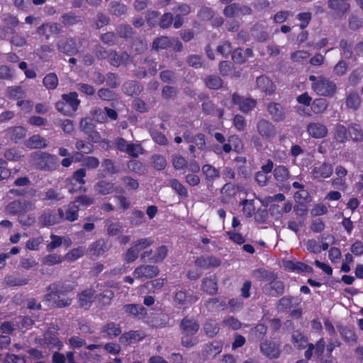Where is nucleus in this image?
Returning a JSON list of instances; mask_svg holds the SVG:
<instances>
[{"label":"nucleus","mask_w":363,"mask_h":363,"mask_svg":"<svg viewBox=\"0 0 363 363\" xmlns=\"http://www.w3.org/2000/svg\"><path fill=\"white\" fill-rule=\"evenodd\" d=\"M74 290V286L64 283H53L48 289V293L45 295V300L52 303L54 307L64 308L69 306L72 298L65 296V294Z\"/></svg>","instance_id":"1"},{"label":"nucleus","mask_w":363,"mask_h":363,"mask_svg":"<svg viewBox=\"0 0 363 363\" xmlns=\"http://www.w3.org/2000/svg\"><path fill=\"white\" fill-rule=\"evenodd\" d=\"M199 328V323L194 318L188 315L184 317L179 323L182 345L185 347H193L196 345L199 340L195 335Z\"/></svg>","instance_id":"2"},{"label":"nucleus","mask_w":363,"mask_h":363,"mask_svg":"<svg viewBox=\"0 0 363 363\" xmlns=\"http://www.w3.org/2000/svg\"><path fill=\"white\" fill-rule=\"evenodd\" d=\"M309 80L312 82V90L319 96L332 97L337 91L336 84L328 77L311 75Z\"/></svg>","instance_id":"3"},{"label":"nucleus","mask_w":363,"mask_h":363,"mask_svg":"<svg viewBox=\"0 0 363 363\" xmlns=\"http://www.w3.org/2000/svg\"><path fill=\"white\" fill-rule=\"evenodd\" d=\"M34 164L40 170L52 171L56 169L57 157L47 152H39L35 154Z\"/></svg>","instance_id":"4"},{"label":"nucleus","mask_w":363,"mask_h":363,"mask_svg":"<svg viewBox=\"0 0 363 363\" xmlns=\"http://www.w3.org/2000/svg\"><path fill=\"white\" fill-rule=\"evenodd\" d=\"M64 218V210L58 208L55 210L47 209L39 216L38 223L40 227H46L59 223Z\"/></svg>","instance_id":"5"},{"label":"nucleus","mask_w":363,"mask_h":363,"mask_svg":"<svg viewBox=\"0 0 363 363\" xmlns=\"http://www.w3.org/2000/svg\"><path fill=\"white\" fill-rule=\"evenodd\" d=\"M34 208V204L25 199L15 200L10 202L5 208V212L7 214L18 216L22 213H26Z\"/></svg>","instance_id":"6"},{"label":"nucleus","mask_w":363,"mask_h":363,"mask_svg":"<svg viewBox=\"0 0 363 363\" xmlns=\"http://www.w3.org/2000/svg\"><path fill=\"white\" fill-rule=\"evenodd\" d=\"M232 103L238 106V109L245 113L252 111L257 105V101L250 97H244L235 92L232 95Z\"/></svg>","instance_id":"7"},{"label":"nucleus","mask_w":363,"mask_h":363,"mask_svg":"<svg viewBox=\"0 0 363 363\" xmlns=\"http://www.w3.org/2000/svg\"><path fill=\"white\" fill-rule=\"evenodd\" d=\"M328 7L335 18H342L350 10V0H328Z\"/></svg>","instance_id":"8"},{"label":"nucleus","mask_w":363,"mask_h":363,"mask_svg":"<svg viewBox=\"0 0 363 363\" xmlns=\"http://www.w3.org/2000/svg\"><path fill=\"white\" fill-rule=\"evenodd\" d=\"M159 272L160 269L157 266L142 264L135 269L133 276L137 279L145 281L157 276Z\"/></svg>","instance_id":"9"},{"label":"nucleus","mask_w":363,"mask_h":363,"mask_svg":"<svg viewBox=\"0 0 363 363\" xmlns=\"http://www.w3.org/2000/svg\"><path fill=\"white\" fill-rule=\"evenodd\" d=\"M259 348L262 354L271 359L278 358L281 354L280 345L272 340H264L260 343Z\"/></svg>","instance_id":"10"},{"label":"nucleus","mask_w":363,"mask_h":363,"mask_svg":"<svg viewBox=\"0 0 363 363\" xmlns=\"http://www.w3.org/2000/svg\"><path fill=\"white\" fill-rule=\"evenodd\" d=\"M308 134L315 139H322L327 136L328 130L327 126L318 121H312L306 125Z\"/></svg>","instance_id":"11"},{"label":"nucleus","mask_w":363,"mask_h":363,"mask_svg":"<svg viewBox=\"0 0 363 363\" xmlns=\"http://www.w3.org/2000/svg\"><path fill=\"white\" fill-rule=\"evenodd\" d=\"M333 172L332 164L327 162L317 163L312 168L311 175L314 179H326L330 177Z\"/></svg>","instance_id":"12"},{"label":"nucleus","mask_w":363,"mask_h":363,"mask_svg":"<svg viewBox=\"0 0 363 363\" xmlns=\"http://www.w3.org/2000/svg\"><path fill=\"white\" fill-rule=\"evenodd\" d=\"M284 282L277 279L264 285L262 289L265 295L277 297L284 294Z\"/></svg>","instance_id":"13"},{"label":"nucleus","mask_w":363,"mask_h":363,"mask_svg":"<svg viewBox=\"0 0 363 363\" xmlns=\"http://www.w3.org/2000/svg\"><path fill=\"white\" fill-rule=\"evenodd\" d=\"M199 300V297L193 292L179 290L174 294V301L177 305L189 306Z\"/></svg>","instance_id":"14"},{"label":"nucleus","mask_w":363,"mask_h":363,"mask_svg":"<svg viewBox=\"0 0 363 363\" xmlns=\"http://www.w3.org/2000/svg\"><path fill=\"white\" fill-rule=\"evenodd\" d=\"M257 129L259 134L263 139L269 140L276 135L275 126L269 121L260 120L257 125Z\"/></svg>","instance_id":"15"},{"label":"nucleus","mask_w":363,"mask_h":363,"mask_svg":"<svg viewBox=\"0 0 363 363\" xmlns=\"http://www.w3.org/2000/svg\"><path fill=\"white\" fill-rule=\"evenodd\" d=\"M220 264L221 260L213 255H203L197 257L195 260L196 266L202 269L218 267Z\"/></svg>","instance_id":"16"},{"label":"nucleus","mask_w":363,"mask_h":363,"mask_svg":"<svg viewBox=\"0 0 363 363\" xmlns=\"http://www.w3.org/2000/svg\"><path fill=\"white\" fill-rule=\"evenodd\" d=\"M95 291L92 289H86L77 295L79 306L85 310L89 309L95 298Z\"/></svg>","instance_id":"17"},{"label":"nucleus","mask_w":363,"mask_h":363,"mask_svg":"<svg viewBox=\"0 0 363 363\" xmlns=\"http://www.w3.org/2000/svg\"><path fill=\"white\" fill-rule=\"evenodd\" d=\"M222 348V343L219 341L214 340L203 346L201 350V354L205 359H212L221 352Z\"/></svg>","instance_id":"18"},{"label":"nucleus","mask_w":363,"mask_h":363,"mask_svg":"<svg viewBox=\"0 0 363 363\" xmlns=\"http://www.w3.org/2000/svg\"><path fill=\"white\" fill-rule=\"evenodd\" d=\"M325 347V343L323 340V338H320L315 345H313L312 343H308V349L306 350L304 353L305 358L306 360H310L314 354L317 357H320L322 356Z\"/></svg>","instance_id":"19"},{"label":"nucleus","mask_w":363,"mask_h":363,"mask_svg":"<svg viewBox=\"0 0 363 363\" xmlns=\"http://www.w3.org/2000/svg\"><path fill=\"white\" fill-rule=\"evenodd\" d=\"M57 49L59 51L69 55H72L77 52V45L73 38H64L58 41Z\"/></svg>","instance_id":"20"},{"label":"nucleus","mask_w":363,"mask_h":363,"mask_svg":"<svg viewBox=\"0 0 363 363\" xmlns=\"http://www.w3.org/2000/svg\"><path fill=\"white\" fill-rule=\"evenodd\" d=\"M62 31V26L57 23H44L37 28V33L45 35L49 39L50 35L59 34Z\"/></svg>","instance_id":"21"},{"label":"nucleus","mask_w":363,"mask_h":363,"mask_svg":"<svg viewBox=\"0 0 363 363\" xmlns=\"http://www.w3.org/2000/svg\"><path fill=\"white\" fill-rule=\"evenodd\" d=\"M145 337V334L142 330H130L123 333L119 338L120 342L123 345H130L135 343Z\"/></svg>","instance_id":"22"},{"label":"nucleus","mask_w":363,"mask_h":363,"mask_svg":"<svg viewBox=\"0 0 363 363\" xmlns=\"http://www.w3.org/2000/svg\"><path fill=\"white\" fill-rule=\"evenodd\" d=\"M257 86L267 95L272 94L276 89V86L273 82L266 76H260L257 78Z\"/></svg>","instance_id":"23"},{"label":"nucleus","mask_w":363,"mask_h":363,"mask_svg":"<svg viewBox=\"0 0 363 363\" xmlns=\"http://www.w3.org/2000/svg\"><path fill=\"white\" fill-rule=\"evenodd\" d=\"M123 310L128 315L138 319L143 318L147 314L145 308L139 304H126Z\"/></svg>","instance_id":"24"},{"label":"nucleus","mask_w":363,"mask_h":363,"mask_svg":"<svg viewBox=\"0 0 363 363\" xmlns=\"http://www.w3.org/2000/svg\"><path fill=\"white\" fill-rule=\"evenodd\" d=\"M285 269L296 272H304L311 274L313 272V268L303 262L287 260L284 262Z\"/></svg>","instance_id":"25"},{"label":"nucleus","mask_w":363,"mask_h":363,"mask_svg":"<svg viewBox=\"0 0 363 363\" xmlns=\"http://www.w3.org/2000/svg\"><path fill=\"white\" fill-rule=\"evenodd\" d=\"M130 56L125 52L118 53L116 51H110L108 55V61L110 64L114 67H119L122 65H127L129 61Z\"/></svg>","instance_id":"26"},{"label":"nucleus","mask_w":363,"mask_h":363,"mask_svg":"<svg viewBox=\"0 0 363 363\" xmlns=\"http://www.w3.org/2000/svg\"><path fill=\"white\" fill-rule=\"evenodd\" d=\"M43 342L51 349L57 348V350H61L63 347V344L57 338L56 333L50 330H48L44 333Z\"/></svg>","instance_id":"27"},{"label":"nucleus","mask_w":363,"mask_h":363,"mask_svg":"<svg viewBox=\"0 0 363 363\" xmlns=\"http://www.w3.org/2000/svg\"><path fill=\"white\" fill-rule=\"evenodd\" d=\"M201 289L206 294L214 295L218 291L217 279L214 275L206 277L202 280Z\"/></svg>","instance_id":"28"},{"label":"nucleus","mask_w":363,"mask_h":363,"mask_svg":"<svg viewBox=\"0 0 363 363\" xmlns=\"http://www.w3.org/2000/svg\"><path fill=\"white\" fill-rule=\"evenodd\" d=\"M108 246L104 239H99L91 244L89 247L90 255L99 257L108 251Z\"/></svg>","instance_id":"29"},{"label":"nucleus","mask_w":363,"mask_h":363,"mask_svg":"<svg viewBox=\"0 0 363 363\" xmlns=\"http://www.w3.org/2000/svg\"><path fill=\"white\" fill-rule=\"evenodd\" d=\"M4 28L0 31V36L1 38H6V34L3 33L4 31L8 33L13 32L14 28L18 26V21L16 17L13 16H6L4 18Z\"/></svg>","instance_id":"30"},{"label":"nucleus","mask_w":363,"mask_h":363,"mask_svg":"<svg viewBox=\"0 0 363 363\" xmlns=\"http://www.w3.org/2000/svg\"><path fill=\"white\" fill-rule=\"evenodd\" d=\"M267 110L274 121H281L284 119V110L280 104L271 102L267 106Z\"/></svg>","instance_id":"31"},{"label":"nucleus","mask_w":363,"mask_h":363,"mask_svg":"<svg viewBox=\"0 0 363 363\" xmlns=\"http://www.w3.org/2000/svg\"><path fill=\"white\" fill-rule=\"evenodd\" d=\"M28 277L20 276L17 274H13L11 275L5 277V283L10 286H21L27 284L29 281Z\"/></svg>","instance_id":"32"},{"label":"nucleus","mask_w":363,"mask_h":363,"mask_svg":"<svg viewBox=\"0 0 363 363\" xmlns=\"http://www.w3.org/2000/svg\"><path fill=\"white\" fill-rule=\"evenodd\" d=\"M168 186H170L174 192L182 199H186L189 196V192L186 186L177 179H171L168 181Z\"/></svg>","instance_id":"33"},{"label":"nucleus","mask_w":363,"mask_h":363,"mask_svg":"<svg viewBox=\"0 0 363 363\" xmlns=\"http://www.w3.org/2000/svg\"><path fill=\"white\" fill-rule=\"evenodd\" d=\"M253 276L258 281L271 282L274 279H278L277 274L272 271L259 269L253 272Z\"/></svg>","instance_id":"34"},{"label":"nucleus","mask_w":363,"mask_h":363,"mask_svg":"<svg viewBox=\"0 0 363 363\" xmlns=\"http://www.w3.org/2000/svg\"><path fill=\"white\" fill-rule=\"evenodd\" d=\"M291 342L298 350H303L308 347V338L299 330H295L291 335Z\"/></svg>","instance_id":"35"},{"label":"nucleus","mask_w":363,"mask_h":363,"mask_svg":"<svg viewBox=\"0 0 363 363\" xmlns=\"http://www.w3.org/2000/svg\"><path fill=\"white\" fill-rule=\"evenodd\" d=\"M77 94L76 92H71L69 94H63L62 100L65 101L67 109L69 110L70 113L77 111L80 101L77 99Z\"/></svg>","instance_id":"36"},{"label":"nucleus","mask_w":363,"mask_h":363,"mask_svg":"<svg viewBox=\"0 0 363 363\" xmlns=\"http://www.w3.org/2000/svg\"><path fill=\"white\" fill-rule=\"evenodd\" d=\"M79 205H76V203L70 202L64 211L63 219L69 222L74 221L78 219L79 217Z\"/></svg>","instance_id":"37"},{"label":"nucleus","mask_w":363,"mask_h":363,"mask_svg":"<svg viewBox=\"0 0 363 363\" xmlns=\"http://www.w3.org/2000/svg\"><path fill=\"white\" fill-rule=\"evenodd\" d=\"M348 128L342 124H337L334 128L333 138L337 143H344L347 139Z\"/></svg>","instance_id":"38"},{"label":"nucleus","mask_w":363,"mask_h":363,"mask_svg":"<svg viewBox=\"0 0 363 363\" xmlns=\"http://www.w3.org/2000/svg\"><path fill=\"white\" fill-rule=\"evenodd\" d=\"M101 333H106L108 338L112 339L118 336L121 333V330L118 324L111 322L102 327Z\"/></svg>","instance_id":"39"},{"label":"nucleus","mask_w":363,"mask_h":363,"mask_svg":"<svg viewBox=\"0 0 363 363\" xmlns=\"http://www.w3.org/2000/svg\"><path fill=\"white\" fill-rule=\"evenodd\" d=\"M94 190L101 195H107L113 192L114 184L102 180L94 185Z\"/></svg>","instance_id":"40"},{"label":"nucleus","mask_w":363,"mask_h":363,"mask_svg":"<svg viewBox=\"0 0 363 363\" xmlns=\"http://www.w3.org/2000/svg\"><path fill=\"white\" fill-rule=\"evenodd\" d=\"M26 146L31 149H40L47 146L46 140L40 135H34L26 141Z\"/></svg>","instance_id":"41"},{"label":"nucleus","mask_w":363,"mask_h":363,"mask_svg":"<svg viewBox=\"0 0 363 363\" xmlns=\"http://www.w3.org/2000/svg\"><path fill=\"white\" fill-rule=\"evenodd\" d=\"M339 331L342 338L348 344L357 342V336L353 329L348 327H341L339 328Z\"/></svg>","instance_id":"42"},{"label":"nucleus","mask_w":363,"mask_h":363,"mask_svg":"<svg viewBox=\"0 0 363 363\" xmlns=\"http://www.w3.org/2000/svg\"><path fill=\"white\" fill-rule=\"evenodd\" d=\"M328 106V102L325 99L318 98L312 101L311 108L315 114H320L327 109Z\"/></svg>","instance_id":"43"},{"label":"nucleus","mask_w":363,"mask_h":363,"mask_svg":"<svg viewBox=\"0 0 363 363\" xmlns=\"http://www.w3.org/2000/svg\"><path fill=\"white\" fill-rule=\"evenodd\" d=\"M124 92L129 96L137 95L142 91V86L135 81H130L123 85Z\"/></svg>","instance_id":"44"},{"label":"nucleus","mask_w":363,"mask_h":363,"mask_svg":"<svg viewBox=\"0 0 363 363\" xmlns=\"http://www.w3.org/2000/svg\"><path fill=\"white\" fill-rule=\"evenodd\" d=\"M201 170L206 180L213 181L220 177L219 170L211 164H204Z\"/></svg>","instance_id":"45"},{"label":"nucleus","mask_w":363,"mask_h":363,"mask_svg":"<svg viewBox=\"0 0 363 363\" xmlns=\"http://www.w3.org/2000/svg\"><path fill=\"white\" fill-rule=\"evenodd\" d=\"M273 174L274 179L278 182H284L290 177L289 169L284 165L277 166L273 171Z\"/></svg>","instance_id":"46"},{"label":"nucleus","mask_w":363,"mask_h":363,"mask_svg":"<svg viewBox=\"0 0 363 363\" xmlns=\"http://www.w3.org/2000/svg\"><path fill=\"white\" fill-rule=\"evenodd\" d=\"M61 23L65 27H69L74 26L81 21L79 16H77L74 12L69 11L62 15L60 18Z\"/></svg>","instance_id":"47"},{"label":"nucleus","mask_w":363,"mask_h":363,"mask_svg":"<svg viewBox=\"0 0 363 363\" xmlns=\"http://www.w3.org/2000/svg\"><path fill=\"white\" fill-rule=\"evenodd\" d=\"M219 326L213 320H208L203 325V330L205 334L209 337H213L219 332Z\"/></svg>","instance_id":"48"},{"label":"nucleus","mask_w":363,"mask_h":363,"mask_svg":"<svg viewBox=\"0 0 363 363\" xmlns=\"http://www.w3.org/2000/svg\"><path fill=\"white\" fill-rule=\"evenodd\" d=\"M348 135L354 141L363 140V130L357 124H351L349 125Z\"/></svg>","instance_id":"49"},{"label":"nucleus","mask_w":363,"mask_h":363,"mask_svg":"<svg viewBox=\"0 0 363 363\" xmlns=\"http://www.w3.org/2000/svg\"><path fill=\"white\" fill-rule=\"evenodd\" d=\"M228 143H225L223 145V150L225 153H229L233 150V147L235 151L238 152L240 148V140L236 135H231L228 139Z\"/></svg>","instance_id":"50"},{"label":"nucleus","mask_w":363,"mask_h":363,"mask_svg":"<svg viewBox=\"0 0 363 363\" xmlns=\"http://www.w3.org/2000/svg\"><path fill=\"white\" fill-rule=\"evenodd\" d=\"M6 95L11 99H20L25 96V91L20 86H8Z\"/></svg>","instance_id":"51"},{"label":"nucleus","mask_w":363,"mask_h":363,"mask_svg":"<svg viewBox=\"0 0 363 363\" xmlns=\"http://www.w3.org/2000/svg\"><path fill=\"white\" fill-rule=\"evenodd\" d=\"M206 86L211 89H218L222 87L223 80L216 75H208L205 78Z\"/></svg>","instance_id":"52"},{"label":"nucleus","mask_w":363,"mask_h":363,"mask_svg":"<svg viewBox=\"0 0 363 363\" xmlns=\"http://www.w3.org/2000/svg\"><path fill=\"white\" fill-rule=\"evenodd\" d=\"M172 46V42L171 39L166 36H162L156 38L152 43V48L158 50L162 49H167Z\"/></svg>","instance_id":"53"},{"label":"nucleus","mask_w":363,"mask_h":363,"mask_svg":"<svg viewBox=\"0 0 363 363\" xmlns=\"http://www.w3.org/2000/svg\"><path fill=\"white\" fill-rule=\"evenodd\" d=\"M128 219L132 225H140L145 221V213L142 211L135 209L132 211Z\"/></svg>","instance_id":"54"},{"label":"nucleus","mask_w":363,"mask_h":363,"mask_svg":"<svg viewBox=\"0 0 363 363\" xmlns=\"http://www.w3.org/2000/svg\"><path fill=\"white\" fill-rule=\"evenodd\" d=\"M154 242L152 238H143L134 241L132 245L140 253V251L146 250L151 246Z\"/></svg>","instance_id":"55"},{"label":"nucleus","mask_w":363,"mask_h":363,"mask_svg":"<svg viewBox=\"0 0 363 363\" xmlns=\"http://www.w3.org/2000/svg\"><path fill=\"white\" fill-rule=\"evenodd\" d=\"M105 225L107 230V233L110 236H115L118 235L122 231V225L120 223H113L111 220H106Z\"/></svg>","instance_id":"56"},{"label":"nucleus","mask_w":363,"mask_h":363,"mask_svg":"<svg viewBox=\"0 0 363 363\" xmlns=\"http://www.w3.org/2000/svg\"><path fill=\"white\" fill-rule=\"evenodd\" d=\"M85 252V247H78L77 248H74L69 252H68L64 259L67 260L68 262H74L77 259L82 257Z\"/></svg>","instance_id":"57"},{"label":"nucleus","mask_w":363,"mask_h":363,"mask_svg":"<svg viewBox=\"0 0 363 363\" xmlns=\"http://www.w3.org/2000/svg\"><path fill=\"white\" fill-rule=\"evenodd\" d=\"M361 104L359 95L357 93H350L346 99V105L349 108L357 110Z\"/></svg>","instance_id":"58"},{"label":"nucleus","mask_w":363,"mask_h":363,"mask_svg":"<svg viewBox=\"0 0 363 363\" xmlns=\"http://www.w3.org/2000/svg\"><path fill=\"white\" fill-rule=\"evenodd\" d=\"M43 82L48 89H55L58 85L57 76L55 73H49L43 78Z\"/></svg>","instance_id":"59"},{"label":"nucleus","mask_w":363,"mask_h":363,"mask_svg":"<svg viewBox=\"0 0 363 363\" xmlns=\"http://www.w3.org/2000/svg\"><path fill=\"white\" fill-rule=\"evenodd\" d=\"M222 325L231 330H238L241 328V322L233 316H229L223 319Z\"/></svg>","instance_id":"60"},{"label":"nucleus","mask_w":363,"mask_h":363,"mask_svg":"<svg viewBox=\"0 0 363 363\" xmlns=\"http://www.w3.org/2000/svg\"><path fill=\"white\" fill-rule=\"evenodd\" d=\"M167 248L164 245H161L156 249L154 255L150 258V262L154 263L161 262L167 256Z\"/></svg>","instance_id":"61"},{"label":"nucleus","mask_w":363,"mask_h":363,"mask_svg":"<svg viewBox=\"0 0 363 363\" xmlns=\"http://www.w3.org/2000/svg\"><path fill=\"white\" fill-rule=\"evenodd\" d=\"M86 176V170L84 169H79L75 171L72 177L67 179L66 182L72 183V181H74L79 183L81 186L85 184L84 177ZM82 186L79 187L81 189Z\"/></svg>","instance_id":"62"},{"label":"nucleus","mask_w":363,"mask_h":363,"mask_svg":"<svg viewBox=\"0 0 363 363\" xmlns=\"http://www.w3.org/2000/svg\"><path fill=\"white\" fill-rule=\"evenodd\" d=\"M26 130L22 126H16L9 130L10 139L16 142L26 136Z\"/></svg>","instance_id":"63"},{"label":"nucleus","mask_w":363,"mask_h":363,"mask_svg":"<svg viewBox=\"0 0 363 363\" xmlns=\"http://www.w3.org/2000/svg\"><path fill=\"white\" fill-rule=\"evenodd\" d=\"M127 167L130 171L140 174H144L145 172V167L141 162L138 160H130L127 164Z\"/></svg>","instance_id":"64"}]
</instances>
